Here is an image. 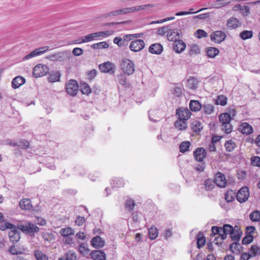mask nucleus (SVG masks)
Segmentation results:
<instances>
[{
  "mask_svg": "<svg viewBox=\"0 0 260 260\" xmlns=\"http://www.w3.org/2000/svg\"><path fill=\"white\" fill-rule=\"evenodd\" d=\"M219 119L222 131L227 134H230L232 131V126L230 123L232 119L231 115L228 113H222L219 115Z\"/></svg>",
  "mask_w": 260,
  "mask_h": 260,
  "instance_id": "f257e3e1",
  "label": "nucleus"
},
{
  "mask_svg": "<svg viewBox=\"0 0 260 260\" xmlns=\"http://www.w3.org/2000/svg\"><path fill=\"white\" fill-rule=\"evenodd\" d=\"M120 67L123 74L127 75H132L135 70L134 62L129 59H123L120 63Z\"/></svg>",
  "mask_w": 260,
  "mask_h": 260,
  "instance_id": "f03ea898",
  "label": "nucleus"
},
{
  "mask_svg": "<svg viewBox=\"0 0 260 260\" xmlns=\"http://www.w3.org/2000/svg\"><path fill=\"white\" fill-rule=\"evenodd\" d=\"M66 90L68 94L75 96L79 90V85L75 80H70L66 85Z\"/></svg>",
  "mask_w": 260,
  "mask_h": 260,
  "instance_id": "7ed1b4c3",
  "label": "nucleus"
},
{
  "mask_svg": "<svg viewBox=\"0 0 260 260\" xmlns=\"http://www.w3.org/2000/svg\"><path fill=\"white\" fill-rule=\"evenodd\" d=\"M49 72L48 67L45 64H39L34 68L32 74L35 78L46 75Z\"/></svg>",
  "mask_w": 260,
  "mask_h": 260,
  "instance_id": "20e7f679",
  "label": "nucleus"
},
{
  "mask_svg": "<svg viewBox=\"0 0 260 260\" xmlns=\"http://www.w3.org/2000/svg\"><path fill=\"white\" fill-rule=\"evenodd\" d=\"M18 228L19 230L26 234H34L39 231V228L31 222L26 223L25 225L19 224Z\"/></svg>",
  "mask_w": 260,
  "mask_h": 260,
  "instance_id": "39448f33",
  "label": "nucleus"
},
{
  "mask_svg": "<svg viewBox=\"0 0 260 260\" xmlns=\"http://www.w3.org/2000/svg\"><path fill=\"white\" fill-rule=\"evenodd\" d=\"M237 200L241 203L245 202L249 197V188L246 186L241 188L236 195Z\"/></svg>",
  "mask_w": 260,
  "mask_h": 260,
  "instance_id": "423d86ee",
  "label": "nucleus"
},
{
  "mask_svg": "<svg viewBox=\"0 0 260 260\" xmlns=\"http://www.w3.org/2000/svg\"><path fill=\"white\" fill-rule=\"evenodd\" d=\"M210 36L212 42L219 44L224 41L226 37V35L222 31L217 30L212 32Z\"/></svg>",
  "mask_w": 260,
  "mask_h": 260,
  "instance_id": "0eeeda50",
  "label": "nucleus"
},
{
  "mask_svg": "<svg viewBox=\"0 0 260 260\" xmlns=\"http://www.w3.org/2000/svg\"><path fill=\"white\" fill-rule=\"evenodd\" d=\"M49 50L48 46H44L43 47H40L37 49H36L34 51H31L27 55H25L23 59V60H28L36 56L40 55L46 52Z\"/></svg>",
  "mask_w": 260,
  "mask_h": 260,
  "instance_id": "6e6552de",
  "label": "nucleus"
},
{
  "mask_svg": "<svg viewBox=\"0 0 260 260\" xmlns=\"http://www.w3.org/2000/svg\"><path fill=\"white\" fill-rule=\"evenodd\" d=\"M145 47V43L143 40L141 39L136 40L132 41L129 45V49L133 52H139L141 51Z\"/></svg>",
  "mask_w": 260,
  "mask_h": 260,
  "instance_id": "1a4fd4ad",
  "label": "nucleus"
},
{
  "mask_svg": "<svg viewBox=\"0 0 260 260\" xmlns=\"http://www.w3.org/2000/svg\"><path fill=\"white\" fill-rule=\"evenodd\" d=\"M176 115L179 119L186 121L190 117L191 112L187 108H180L176 110Z\"/></svg>",
  "mask_w": 260,
  "mask_h": 260,
  "instance_id": "9d476101",
  "label": "nucleus"
},
{
  "mask_svg": "<svg viewBox=\"0 0 260 260\" xmlns=\"http://www.w3.org/2000/svg\"><path fill=\"white\" fill-rule=\"evenodd\" d=\"M99 67L102 73L112 74L114 72V65L109 61L100 64Z\"/></svg>",
  "mask_w": 260,
  "mask_h": 260,
  "instance_id": "9b49d317",
  "label": "nucleus"
},
{
  "mask_svg": "<svg viewBox=\"0 0 260 260\" xmlns=\"http://www.w3.org/2000/svg\"><path fill=\"white\" fill-rule=\"evenodd\" d=\"M154 6L153 4H146L140 6H137L132 7L126 8L127 13L140 12L146 10L148 8H152Z\"/></svg>",
  "mask_w": 260,
  "mask_h": 260,
  "instance_id": "f8f14e48",
  "label": "nucleus"
},
{
  "mask_svg": "<svg viewBox=\"0 0 260 260\" xmlns=\"http://www.w3.org/2000/svg\"><path fill=\"white\" fill-rule=\"evenodd\" d=\"M214 182L220 187H224L226 184V180L224 175L220 172L216 173L215 175Z\"/></svg>",
  "mask_w": 260,
  "mask_h": 260,
  "instance_id": "ddd939ff",
  "label": "nucleus"
},
{
  "mask_svg": "<svg viewBox=\"0 0 260 260\" xmlns=\"http://www.w3.org/2000/svg\"><path fill=\"white\" fill-rule=\"evenodd\" d=\"M193 155L197 161H202L206 157L207 152L204 148H198L194 151Z\"/></svg>",
  "mask_w": 260,
  "mask_h": 260,
  "instance_id": "4468645a",
  "label": "nucleus"
},
{
  "mask_svg": "<svg viewBox=\"0 0 260 260\" xmlns=\"http://www.w3.org/2000/svg\"><path fill=\"white\" fill-rule=\"evenodd\" d=\"M234 228H233L232 225L228 224H224L223 228H221L220 232H221L222 235H221V236L219 237L220 243L222 242V241L226 238L227 235L231 234Z\"/></svg>",
  "mask_w": 260,
  "mask_h": 260,
  "instance_id": "2eb2a0df",
  "label": "nucleus"
},
{
  "mask_svg": "<svg viewBox=\"0 0 260 260\" xmlns=\"http://www.w3.org/2000/svg\"><path fill=\"white\" fill-rule=\"evenodd\" d=\"M90 254L91 258L94 260H106V253L103 250H94Z\"/></svg>",
  "mask_w": 260,
  "mask_h": 260,
  "instance_id": "dca6fc26",
  "label": "nucleus"
},
{
  "mask_svg": "<svg viewBox=\"0 0 260 260\" xmlns=\"http://www.w3.org/2000/svg\"><path fill=\"white\" fill-rule=\"evenodd\" d=\"M186 48V44L181 40H178L173 44V49L177 53L182 52Z\"/></svg>",
  "mask_w": 260,
  "mask_h": 260,
  "instance_id": "f3484780",
  "label": "nucleus"
},
{
  "mask_svg": "<svg viewBox=\"0 0 260 260\" xmlns=\"http://www.w3.org/2000/svg\"><path fill=\"white\" fill-rule=\"evenodd\" d=\"M148 51L152 54H160L163 51V47L159 43H154L150 46Z\"/></svg>",
  "mask_w": 260,
  "mask_h": 260,
  "instance_id": "a211bd4d",
  "label": "nucleus"
},
{
  "mask_svg": "<svg viewBox=\"0 0 260 260\" xmlns=\"http://www.w3.org/2000/svg\"><path fill=\"white\" fill-rule=\"evenodd\" d=\"M105 241L99 236H95L92 238L91 240V245L95 248H100L103 247L105 245Z\"/></svg>",
  "mask_w": 260,
  "mask_h": 260,
  "instance_id": "6ab92c4d",
  "label": "nucleus"
},
{
  "mask_svg": "<svg viewBox=\"0 0 260 260\" xmlns=\"http://www.w3.org/2000/svg\"><path fill=\"white\" fill-rule=\"evenodd\" d=\"M179 30L178 29H171L170 28V30L168 31V34L167 35V39L169 41H177V39L179 38Z\"/></svg>",
  "mask_w": 260,
  "mask_h": 260,
  "instance_id": "aec40b11",
  "label": "nucleus"
},
{
  "mask_svg": "<svg viewBox=\"0 0 260 260\" xmlns=\"http://www.w3.org/2000/svg\"><path fill=\"white\" fill-rule=\"evenodd\" d=\"M241 25L239 20L235 17H232L228 20L226 26L230 29L236 28Z\"/></svg>",
  "mask_w": 260,
  "mask_h": 260,
  "instance_id": "412c9836",
  "label": "nucleus"
},
{
  "mask_svg": "<svg viewBox=\"0 0 260 260\" xmlns=\"http://www.w3.org/2000/svg\"><path fill=\"white\" fill-rule=\"evenodd\" d=\"M25 79L22 76H19L15 77L12 81V87L14 89H16L24 84Z\"/></svg>",
  "mask_w": 260,
  "mask_h": 260,
  "instance_id": "4be33fe9",
  "label": "nucleus"
},
{
  "mask_svg": "<svg viewBox=\"0 0 260 260\" xmlns=\"http://www.w3.org/2000/svg\"><path fill=\"white\" fill-rule=\"evenodd\" d=\"M9 237L10 240L13 243L17 242L20 238V233L18 229L14 230V231H10L9 232Z\"/></svg>",
  "mask_w": 260,
  "mask_h": 260,
  "instance_id": "5701e85b",
  "label": "nucleus"
},
{
  "mask_svg": "<svg viewBox=\"0 0 260 260\" xmlns=\"http://www.w3.org/2000/svg\"><path fill=\"white\" fill-rule=\"evenodd\" d=\"M20 207L22 210H30L32 208L31 201L28 199H23L19 203Z\"/></svg>",
  "mask_w": 260,
  "mask_h": 260,
  "instance_id": "b1692460",
  "label": "nucleus"
},
{
  "mask_svg": "<svg viewBox=\"0 0 260 260\" xmlns=\"http://www.w3.org/2000/svg\"><path fill=\"white\" fill-rule=\"evenodd\" d=\"M226 0H216L214 1L210 8L219 9L222 7L228 5L230 2H226Z\"/></svg>",
  "mask_w": 260,
  "mask_h": 260,
  "instance_id": "393cba45",
  "label": "nucleus"
},
{
  "mask_svg": "<svg viewBox=\"0 0 260 260\" xmlns=\"http://www.w3.org/2000/svg\"><path fill=\"white\" fill-rule=\"evenodd\" d=\"M201 103L196 100H191L189 103V108L192 111L197 112L202 108Z\"/></svg>",
  "mask_w": 260,
  "mask_h": 260,
  "instance_id": "a878e982",
  "label": "nucleus"
},
{
  "mask_svg": "<svg viewBox=\"0 0 260 260\" xmlns=\"http://www.w3.org/2000/svg\"><path fill=\"white\" fill-rule=\"evenodd\" d=\"M241 232L238 226H235L233 231L230 234L231 238L235 241H238L241 237Z\"/></svg>",
  "mask_w": 260,
  "mask_h": 260,
  "instance_id": "bb28decb",
  "label": "nucleus"
},
{
  "mask_svg": "<svg viewBox=\"0 0 260 260\" xmlns=\"http://www.w3.org/2000/svg\"><path fill=\"white\" fill-rule=\"evenodd\" d=\"M112 187H123L125 184L124 180L120 178H114L111 183Z\"/></svg>",
  "mask_w": 260,
  "mask_h": 260,
  "instance_id": "cd10ccee",
  "label": "nucleus"
},
{
  "mask_svg": "<svg viewBox=\"0 0 260 260\" xmlns=\"http://www.w3.org/2000/svg\"><path fill=\"white\" fill-rule=\"evenodd\" d=\"M241 131L243 134H250L253 132V128L250 125L244 122L241 125Z\"/></svg>",
  "mask_w": 260,
  "mask_h": 260,
  "instance_id": "c85d7f7f",
  "label": "nucleus"
},
{
  "mask_svg": "<svg viewBox=\"0 0 260 260\" xmlns=\"http://www.w3.org/2000/svg\"><path fill=\"white\" fill-rule=\"evenodd\" d=\"M60 73L58 71L52 72L48 77V81L51 83L59 81L60 77Z\"/></svg>",
  "mask_w": 260,
  "mask_h": 260,
  "instance_id": "c756f323",
  "label": "nucleus"
},
{
  "mask_svg": "<svg viewBox=\"0 0 260 260\" xmlns=\"http://www.w3.org/2000/svg\"><path fill=\"white\" fill-rule=\"evenodd\" d=\"M199 84V81L196 78H191L187 80V86L192 89H195L197 88Z\"/></svg>",
  "mask_w": 260,
  "mask_h": 260,
  "instance_id": "7c9ffc66",
  "label": "nucleus"
},
{
  "mask_svg": "<svg viewBox=\"0 0 260 260\" xmlns=\"http://www.w3.org/2000/svg\"><path fill=\"white\" fill-rule=\"evenodd\" d=\"M197 247L198 248H201L205 245L206 243V239L202 233H199V234L197 236Z\"/></svg>",
  "mask_w": 260,
  "mask_h": 260,
  "instance_id": "2f4dec72",
  "label": "nucleus"
},
{
  "mask_svg": "<svg viewBox=\"0 0 260 260\" xmlns=\"http://www.w3.org/2000/svg\"><path fill=\"white\" fill-rule=\"evenodd\" d=\"M175 127L180 131L185 130L187 127L186 121L178 119L175 123Z\"/></svg>",
  "mask_w": 260,
  "mask_h": 260,
  "instance_id": "473e14b6",
  "label": "nucleus"
},
{
  "mask_svg": "<svg viewBox=\"0 0 260 260\" xmlns=\"http://www.w3.org/2000/svg\"><path fill=\"white\" fill-rule=\"evenodd\" d=\"M207 54L209 57L213 58L219 53V50L215 47H208L206 50Z\"/></svg>",
  "mask_w": 260,
  "mask_h": 260,
  "instance_id": "72a5a7b5",
  "label": "nucleus"
},
{
  "mask_svg": "<svg viewBox=\"0 0 260 260\" xmlns=\"http://www.w3.org/2000/svg\"><path fill=\"white\" fill-rule=\"evenodd\" d=\"M228 99L223 95H220L217 96L215 100V104L217 105H220L222 106H225L227 104Z\"/></svg>",
  "mask_w": 260,
  "mask_h": 260,
  "instance_id": "f704fd0d",
  "label": "nucleus"
},
{
  "mask_svg": "<svg viewBox=\"0 0 260 260\" xmlns=\"http://www.w3.org/2000/svg\"><path fill=\"white\" fill-rule=\"evenodd\" d=\"M191 129L196 133L200 132L203 128L202 123L198 121H193L190 125Z\"/></svg>",
  "mask_w": 260,
  "mask_h": 260,
  "instance_id": "c9c22d12",
  "label": "nucleus"
},
{
  "mask_svg": "<svg viewBox=\"0 0 260 260\" xmlns=\"http://www.w3.org/2000/svg\"><path fill=\"white\" fill-rule=\"evenodd\" d=\"M97 74L98 71L95 69L88 71L85 73L86 79L89 81H91L95 78Z\"/></svg>",
  "mask_w": 260,
  "mask_h": 260,
  "instance_id": "e433bc0d",
  "label": "nucleus"
},
{
  "mask_svg": "<svg viewBox=\"0 0 260 260\" xmlns=\"http://www.w3.org/2000/svg\"><path fill=\"white\" fill-rule=\"evenodd\" d=\"M224 147L227 151H232L236 147V143L233 140H230L225 142Z\"/></svg>",
  "mask_w": 260,
  "mask_h": 260,
  "instance_id": "4c0bfd02",
  "label": "nucleus"
},
{
  "mask_svg": "<svg viewBox=\"0 0 260 260\" xmlns=\"http://www.w3.org/2000/svg\"><path fill=\"white\" fill-rule=\"evenodd\" d=\"M240 37L243 40L250 39L253 36V32L252 30H244L240 33Z\"/></svg>",
  "mask_w": 260,
  "mask_h": 260,
  "instance_id": "58836bf2",
  "label": "nucleus"
},
{
  "mask_svg": "<svg viewBox=\"0 0 260 260\" xmlns=\"http://www.w3.org/2000/svg\"><path fill=\"white\" fill-rule=\"evenodd\" d=\"M249 218L253 222L260 221V212L258 210H254L249 215Z\"/></svg>",
  "mask_w": 260,
  "mask_h": 260,
  "instance_id": "ea45409f",
  "label": "nucleus"
},
{
  "mask_svg": "<svg viewBox=\"0 0 260 260\" xmlns=\"http://www.w3.org/2000/svg\"><path fill=\"white\" fill-rule=\"evenodd\" d=\"M109 47V44L106 42H101L98 43L93 44L91 46V48L94 49H106Z\"/></svg>",
  "mask_w": 260,
  "mask_h": 260,
  "instance_id": "a19ab883",
  "label": "nucleus"
},
{
  "mask_svg": "<svg viewBox=\"0 0 260 260\" xmlns=\"http://www.w3.org/2000/svg\"><path fill=\"white\" fill-rule=\"evenodd\" d=\"M114 33V30H107L104 31H99L95 32L96 37L97 38H105L110 36Z\"/></svg>",
  "mask_w": 260,
  "mask_h": 260,
  "instance_id": "79ce46f5",
  "label": "nucleus"
},
{
  "mask_svg": "<svg viewBox=\"0 0 260 260\" xmlns=\"http://www.w3.org/2000/svg\"><path fill=\"white\" fill-rule=\"evenodd\" d=\"M60 234L64 237L69 236H74V231L71 228H67L64 229H62L60 232Z\"/></svg>",
  "mask_w": 260,
  "mask_h": 260,
  "instance_id": "37998d69",
  "label": "nucleus"
},
{
  "mask_svg": "<svg viewBox=\"0 0 260 260\" xmlns=\"http://www.w3.org/2000/svg\"><path fill=\"white\" fill-rule=\"evenodd\" d=\"M117 81L120 85L123 86H126L127 84V78L125 74L121 73L117 76Z\"/></svg>",
  "mask_w": 260,
  "mask_h": 260,
  "instance_id": "c03bdc74",
  "label": "nucleus"
},
{
  "mask_svg": "<svg viewBox=\"0 0 260 260\" xmlns=\"http://www.w3.org/2000/svg\"><path fill=\"white\" fill-rule=\"evenodd\" d=\"M220 230H221V228H218L216 226H213L212 227L211 231L212 234H213V235H217L218 234L219 236L218 237H216L214 239V242L216 244H217L218 242H215L216 241H218V239H220V237L221 236V235H222L221 232H220Z\"/></svg>",
  "mask_w": 260,
  "mask_h": 260,
  "instance_id": "a18cd8bd",
  "label": "nucleus"
},
{
  "mask_svg": "<svg viewBox=\"0 0 260 260\" xmlns=\"http://www.w3.org/2000/svg\"><path fill=\"white\" fill-rule=\"evenodd\" d=\"M127 14L126 8L112 11L109 13V16H117Z\"/></svg>",
  "mask_w": 260,
  "mask_h": 260,
  "instance_id": "49530a36",
  "label": "nucleus"
},
{
  "mask_svg": "<svg viewBox=\"0 0 260 260\" xmlns=\"http://www.w3.org/2000/svg\"><path fill=\"white\" fill-rule=\"evenodd\" d=\"M34 255L37 260H48V256L40 250H35Z\"/></svg>",
  "mask_w": 260,
  "mask_h": 260,
  "instance_id": "de8ad7c7",
  "label": "nucleus"
},
{
  "mask_svg": "<svg viewBox=\"0 0 260 260\" xmlns=\"http://www.w3.org/2000/svg\"><path fill=\"white\" fill-rule=\"evenodd\" d=\"M202 109L205 113L210 114L213 112L214 107L212 104H207L203 105Z\"/></svg>",
  "mask_w": 260,
  "mask_h": 260,
  "instance_id": "09e8293b",
  "label": "nucleus"
},
{
  "mask_svg": "<svg viewBox=\"0 0 260 260\" xmlns=\"http://www.w3.org/2000/svg\"><path fill=\"white\" fill-rule=\"evenodd\" d=\"M200 52V49L197 45L193 44H191L190 46V49L189 51V53L190 55H192L198 54H199Z\"/></svg>",
  "mask_w": 260,
  "mask_h": 260,
  "instance_id": "8fccbe9b",
  "label": "nucleus"
},
{
  "mask_svg": "<svg viewBox=\"0 0 260 260\" xmlns=\"http://www.w3.org/2000/svg\"><path fill=\"white\" fill-rule=\"evenodd\" d=\"M158 230L155 227H151L149 229V236L150 239L154 240L158 236Z\"/></svg>",
  "mask_w": 260,
  "mask_h": 260,
  "instance_id": "3c124183",
  "label": "nucleus"
},
{
  "mask_svg": "<svg viewBox=\"0 0 260 260\" xmlns=\"http://www.w3.org/2000/svg\"><path fill=\"white\" fill-rule=\"evenodd\" d=\"M170 138V137L167 134V132L165 130L161 131L160 135L157 136L158 140L160 139L165 142H168Z\"/></svg>",
  "mask_w": 260,
  "mask_h": 260,
  "instance_id": "603ef678",
  "label": "nucleus"
},
{
  "mask_svg": "<svg viewBox=\"0 0 260 260\" xmlns=\"http://www.w3.org/2000/svg\"><path fill=\"white\" fill-rule=\"evenodd\" d=\"M215 184V182H213L212 180H206L204 182V186L206 190L208 191L212 190L214 187Z\"/></svg>",
  "mask_w": 260,
  "mask_h": 260,
  "instance_id": "864d4df0",
  "label": "nucleus"
},
{
  "mask_svg": "<svg viewBox=\"0 0 260 260\" xmlns=\"http://www.w3.org/2000/svg\"><path fill=\"white\" fill-rule=\"evenodd\" d=\"M190 146V143L188 141L182 142L180 145V151L181 152H185L188 150Z\"/></svg>",
  "mask_w": 260,
  "mask_h": 260,
  "instance_id": "5fc2aeb1",
  "label": "nucleus"
},
{
  "mask_svg": "<svg viewBox=\"0 0 260 260\" xmlns=\"http://www.w3.org/2000/svg\"><path fill=\"white\" fill-rule=\"evenodd\" d=\"M250 255L251 256H254L260 254V248L257 245H253L250 249Z\"/></svg>",
  "mask_w": 260,
  "mask_h": 260,
  "instance_id": "6e6d98bb",
  "label": "nucleus"
},
{
  "mask_svg": "<svg viewBox=\"0 0 260 260\" xmlns=\"http://www.w3.org/2000/svg\"><path fill=\"white\" fill-rule=\"evenodd\" d=\"M135 206V203L134 200L132 199L127 200L125 203V208L129 211H131L134 209Z\"/></svg>",
  "mask_w": 260,
  "mask_h": 260,
  "instance_id": "4d7b16f0",
  "label": "nucleus"
},
{
  "mask_svg": "<svg viewBox=\"0 0 260 260\" xmlns=\"http://www.w3.org/2000/svg\"><path fill=\"white\" fill-rule=\"evenodd\" d=\"M235 193L233 192V191H228L225 194V199L227 202H231L235 199Z\"/></svg>",
  "mask_w": 260,
  "mask_h": 260,
  "instance_id": "13d9d810",
  "label": "nucleus"
},
{
  "mask_svg": "<svg viewBox=\"0 0 260 260\" xmlns=\"http://www.w3.org/2000/svg\"><path fill=\"white\" fill-rule=\"evenodd\" d=\"M170 26H163L158 29L157 34L159 36H164L166 34H168V31L170 30Z\"/></svg>",
  "mask_w": 260,
  "mask_h": 260,
  "instance_id": "bf43d9fd",
  "label": "nucleus"
},
{
  "mask_svg": "<svg viewBox=\"0 0 260 260\" xmlns=\"http://www.w3.org/2000/svg\"><path fill=\"white\" fill-rule=\"evenodd\" d=\"M114 43L117 44L119 47H123L127 45V43H125L122 38L119 37H115L113 40Z\"/></svg>",
  "mask_w": 260,
  "mask_h": 260,
  "instance_id": "052dcab7",
  "label": "nucleus"
},
{
  "mask_svg": "<svg viewBox=\"0 0 260 260\" xmlns=\"http://www.w3.org/2000/svg\"><path fill=\"white\" fill-rule=\"evenodd\" d=\"M91 92V89L89 85L84 82H82V94L89 95Z\"/></svg>",
  "mask_w": 260,
  "mask_h": 260,
  "instance_id": "680f3d73",
  "label": "nucleus"
},
{
  "mask_svg": "<svg viewBox=\"0 0 260 260\" xmlns=\"http://www.w3.org/2000/svg\"><path fill=\"white\" fill-rule=\"evenodd\" d=\"M95 38H96V37L95 32L89 34L82 38V43L90 42Z\"/></svg>",
  "mask_w": 260,
  "mask_h": 260,
  "instance_id": "e2e57ef3",
  "label": "nucleus"
},
{
  "mask_svg": "<svg viewBox=\"0 0 260 260\" xmlns=\"http://www.w3.org/2000/svg\"><path fill=\"white\" fill-rule=\"evenodd\" d=\"M28 141L25 140H21L17 142V147L21 149H27L29 147Z\"/></svg>",
  "mask_w": 260,
  "mask_h": 260,
  "instance_id": "0e129e2a",
  "label": "nucleus"
},
{
  "mask_svg": "<svg viewBox=\"0 0 260 260\" xmlns=\"http://www.w3.org/2000/svg\"><path fill=\"white\" fill-rule=\"evenodd\" d=\"M241 248V245L236 243H234L230 245V249L231 250L232 252L234 253H238L240 252V249Z\"/></svg>",
  "mask_w": 260,
  "mask_h": 260,
  "instance_id": "69168bd1",
  "label": "nucleus"
},
{
  "mask_svg": "<svg viewBox=\"0 0 260 260\" xmlns=\"http://www.w3.org/2000/svg\"><path fill=\"white\" fill-rule=\"evenodd\" d=\"M65 256L68 260H76L77 259L76 253L71 250L67 252Z\"/></svg>",
  "mask_w": 260,
  "mask_h": 260,
  "instance_id": "338daca9",
  "label": "nucleus"
},
{
  "mask_svg": "<svg viewBox=\"0 0 260 260\" xmlns=\"http://www.w3.org/2000/svg\"><path fill=\"white\" fill-rule=\"evenodd\" d=\"M241 13L244 16H247L250 13V8L248 6L243 5L242 7Z\"/></svg>",
  "mask_w": 260,
  "mask_h": 260,
  "instance_id": "774afa93",
  "label": "nucleus"
}]
</instances>
